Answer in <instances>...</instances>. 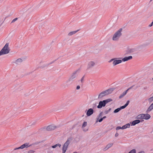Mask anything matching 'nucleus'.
<instances>
[{
    "label": "nucleus",
    "mask_w": 153,
    "mask_h": 153,
    "mask_svg": "<svg viewBox=\"0 0 153 153\" xmlns=\"http://www.w3.org/2000/svg\"><path fill=\"white\" fill-rule=\"evenodd\" d=\"M122 30V28H120L114 34L112 37V40L114 41H116L118 40L120 37L122 35L121 32Z\"/></svg>",
    "instance_id": "obj_1"
},
{
    "label": "nucleus",
    "mask_w": 153,
    "mask_h": 153,
    "mask_svg": "<svg viewBox=\"0 0 153 153\" xmlns=\"http://www.w3.org/2000/svg\"><path fill=\"white\" fill-rule=\"evenodd\" d=\"M10 51V49L9 48V44L7 43L3 48L0 51V54L1 55L7 54Z\"/></svg>",
    "instance_id": "obj_2"
},
{
    "label": "nucleus",
    "mask_w": 153,
    "mask_h": 153,
    "mask_svg": "<svg viewBox=\"0 0 153 153\" xmlns=\"http://www.w3.org/2000/svg\"><path fill=\"white\" fill-rule=\"evenodd\" d=\"M112 101V100L111 99H108L102 101H100L99 102V105L97 106V108H101L102 107L105 106V105L107 103Z\"/></svg>",
    "instance_id": "obj_3"
},
{
    "label": "nucleus",
    "mask_w": 153,
    "mask_h": 153,
    "mask_svg": "<svg viewBox=\"0 0 153 153\" xmlns=\"http://www.w3.org/2000/svg\"><path fill=\"white\" fill-rule=\"evenodd\" d=\"M151 117L150 115L149 114H141L138 115L137 117L139 119H149Z\"/></svg>",
    "instance_id": "obj_4"
},
{
    "label": "nucleus",
    "mask_w": 153,
    "mask_h": 153,
    "mask_svg": "<svg viewBox=\"0 0 153 153\" xmlns=\"http://www.w3.org/2000/svg\"><path fill=\"white\" fill-rule=\"evenodd\" d=\"M111 92L112 90L111 89H108L105 91H102L99 95L98 98H102L105 96L111 93Z\"/></svg>",
    "instance_id": "obj_5"
},
{
    "label": "nucleus",
    "mask_w": 153,
    "mask_h": 153,
    "mask_svg": "<svg viewBox=\"0 0 153 153\" xmlns=\"http://www.w3.org/2000/svg\"><path fill=\"white\" fill-rule=\"evenodd\" d=\"M70 140L68 139L67 141L65 143L62 148V153H65L67 150L68 146L70 143Z\"/></svg>",
    "instance_id": "obj_6"
},
{
    "label": "nucleus",
    "mask_w": 153,
    "mask_h": 153,
    "mask_svg": "<svg viewBox=\"0 0 153 153\" xmlns=\"http://www.w3.org/2000/svg\"><path fill=\"white\" fill-rule=\"evenodd\" d=\"M95 65V62L93 61H90L89 62L87 65V69L89 70L91 69Z\"/></svg>",
    "instance_id": "obj_7"
},
{
    "label": "nucleus",
    "mask_w": 153,
    "mask_h": 153,
    "mask_svg": "<svg viewBox=\"0 0 153 153\" xmlns=\"http://www.w3.org/2000/svg\"><path fill=\"white\" fill-rule=\"evenodd\" d=\"M116 59H111L109 61V62H111L112 61H113V65L114 66H115L119 64H120L122 62V60H115Z\"/></svg>",
    "instance_id": "obj_8"
},
{
    "label": "nucleus",
    "mask_w": 153,
    "mask_h": 153,
    "mask_svg": "<svg viewBox=\"0 0 153 153\" xmlns=\"http://www.w3.org/2000/svg\"><path fill=\"white\" fill-rule=\"evenodd\" d=\"M29 144L27 143H25L22 145L20 147H18L14 149V150H16L17 149H24L25 148H27L30 146H28Z\"/></svg>",
    "instance_id": "obj_9"
},
{
    "label": "nucleus",
    "mask_w": 153,
    "mask_h": 153,
    "mask_svg": "<svg viewBox=\"0 0 153 153\" xmlns=\"http://www.w3.org/2000/svg\"><path fill=\"white\" fill-rule=\"evenodd\" d=\"M56 127L55 126L52 125H50L46 128V130L48 131H50L56 129Z\"/></svg>",
    "instance_id": "obj_10"
},
{
    "label": "nucleus",
    "mask_w": 153,
    "mask_h": 153,
    "mask_svg": "<svg viewBox=\"0 0 153 153\" xmlns=\"http://www.w3.org/2000/svg\"><path fill=\"white\" fill-rule=\"evenodd\" d=\"M133 87V86H131V87L129 88L126 91H124L122 94H121L120 96L119 97V98L120 99H121L123 98L124 96H125L126 94L127 93L128 91L130 89H131Z\"/></svg>",
    "instance_id": "obj_11"
},
{
    "label": "nucleus",
    "mask_w": 153,
    "mask_h": 153,
    "mask_svg": "<svg viewBox=\"0 0 153 153\" xmlns=\"http://www.w3.org/2000/svg\"><path fill=\"white\" fill-rule=\"evenodd\" d=\"M94 113V110L93 109L90 108L87 111L86 113V115L88 116H89L92 115Z\"/></svg>",
    "instance_id": "obj_12"
},
{
    "label": "nucleus",
    "mask_w": 153,
    "mask_h": 153,
    "mask_svg": "<svg viewBox=\"0 0 153 153\" xmlns=\"http://www.w3.org/2000/svg\"><path fill=\"white\" fill-rule=\"evenodd\" d=\"M132 58V56H126L122 59V61L123 62L127 61L128 60H130Z\"/></svg>",
    "instance_id": "obj_13"
},
{
    "label": "nucleus",
    "mask_w": 153,
    "mask_h": 153,
    "mask_svg": "<svg viewBox=\"0 0 153 153\" xmlns=\"http://www.w3.org/2000/svg\"><path fill=\"white\" fill-rule=\"evenodd\" d=\"M140 122V121L139 120H136L133 121L131 123V125L134 126L136 124H138Z\"/></svg>",
    "instance_id": "obj_14"
},
{
    "label": "nucleus",
    "mask_w": 153,
    "mask_h": 153,
    "mask_svg": "<svg viewBox=\"0 0 153 153\" xmlns=\"http://www.w3.org/2000/svg\"><path fill=\"white\" fill-rule=\"evenodd\" d=\"M113 145V143H109L104 148V150H106L111 147Z\"/></svg>",
    "instance_id": "obj_15"
},
{
    "label": "nucleus",
    "mask_w": 153,
    "mask_h": 153,
    "mask_svg": "<svg viewBox=\"0 0 153 153\" xmlns=\"http://www.w3.org/2000/svg\"><path fill=\"white\" fill-rule=\"evenodd\" d=\"M77 72V71H75L74 72L73 74L71 75L70 79H74L75 78L76 76V72Z\"/></svg>",
    "instance_id": "obj_16"
},
{
    "label": "nucleus",
    "mask_w": 153,
    "mask_h": 153,
    "mask_svg": "<svg viewBox=\"0 0 153 153\" xmlns=\"http://www.w3.org/2000/svg\"><path fill=\"white\" fill-rule=\"evenodd\" d=\"M130 124L129 123H127L125 125L123 126L122 127V128L123 129H126L127 128H129L130 127Z\"/></svg>",
    "instance_id": "obj_17"
},
{
    "label": "nucleus",
    "mask_w": 153,
    "mask_h": 153,
    "mask_svg": "<svg viewBox=\"0 0 153 153\" xmlns=\"http://www.w3.org/2000/svg\"><path fill=\"white\" fill-rule=\"evenodd\" d=\"M79 30H78L75 31L71 32L68 33V36H71L72 35L75 34L77 32H78Z\"/></svg>",
    "instance_id": "obj_18"
},
{
    "label": "nucleus",
    "mask_w": 153,
    "mask_h": 153,
    "mask_svg": "<svg viewBox=\"0 0 153 153\" xmlns=\"http://www.w3.org/2000/svg\"><path fill=\"white\" fill-rule=\"evenodd\" d=\"M129 101L128 100L126 103L124 105L120 107V108H121V109H123L125 108L129 104Z\"/></svg>",
    "instance_id": "obj_19"
},
{
    "label": "nucleus",
    "mask_w": 153,
    "mask_h": 153,
    "mask_svg": "<svg viewBox=\"0 0 153 153\" xmlns=\"http://www.w3.org/2000/svg\"><path fill=\"white\" fill-rule=\"evenodd\" d=\"M153 109V103H152L149 107L147 110L148 111H150Z\"/></svg>",
    "instance_id": "obj_20"
},
{
    "label": "nucleus",
    "mask_w": 153,
    "mask_h": 153,
    "mask_svg": "<svg viewBox=\"0 0 153 153\" xmlns=\"http://www.w3.org/2000/svg\"><path fill=\"white\" fill-rule=\"evenodd\" d=\"M61 146V145L60 144H57L55 145H54V146H52V147L53 148H55L57 146H59V147H60Z\"/></svg>",
    "instance_id": "obj_21"
},
{
    "label": "nucleus",
    "mask_w": 153,
    "mask_h": 153,
    "mask_svg": "<svg viewBox=\"0 0 153 153\" xmlns=\"http://www.w3.org/2000/svg\"><path fill=\"white\" fill-rule=\"evenodd\" d=\"M22 62V60L21 59H18L16 61V63H19L21 62Z\"/></svg>",
    "instance_id": "obj_22"
},
{
    "label": "nucleus",
    "mask_w": 153,
    "mask_h": 153,
    "mask_svg": "<svg viewBox=\"0 0 153 153\" xmlns=\"http://www.w3.org/2000/svg\"><path fill=\"white\" fill-rule=\"evenodd\" d=\"M121 110V108H117L114 111V113H116L119 112L120 110Z\"/></svg>",
    "instance_id": "obj_23"
},
{
    "label": "nucleus",
    "mask_w": 153,
    "mask_h": 153,
    "mask_svg": "<svg viewBox=\"0 0 153 153\" xmlns=\"http://www.w3.org/2000/svg\"><path fill=\"white\" fill-rule=\"evenodd\" d=\"M51 148H49L48 149L47 152L48 153H51L52 152V151L51 150Z\"/></svg>",
    "instance_id": "obj_24"
},
{
    "label": "nucleus",
    "mask_w": 153,
    "mask_h": 153,
    "mask_svg": "<svg viewBox=\"0 0 153 153\" xmlns=\"http://www.w3.org/2000/svg\"><path fill=\"white\" fill-rule=\"evenodd\" d=\"M87 125V123L86 122H84L83 123L82 127H85Z\"/></svg>",
    "instance_id": "obj_25"
},
{
    "label": "nucleus",
    "mask_w": 153,
    "mask_h": 153,
    "mask_svg": "<svg viewBox=\"0 0 153 153\" xmlns=\"http://www.w3.org/2000/svg\"><path fill=\"white\" fill-rule=\"evenodd\" d=\"M128 153H136V150L135 149H133L131 150Z\"/></svg>",
    "instance_id": "obj_26"
},
{
    "label": "nucleus",
    "mask_w": 153,
    "mask_h": 153,
    "mask_svg": "<svg viewBox=\"0 0 153 153\" xmlns=\"http://www.w3.org/2000/svg\"><path fill=\"white\" fill-rule=\"evenodd\" d=\"M120 129H123L122 127H121L120 126H118L116 128V129L117 130H118Z\"/></svg>",
    "instance_id": "obj_27"
},
{
    "label": "nucleus",
    "mask_w": 153,
    "mask_h": 153,
    "mask_svg": "<svg viewBox=\"0 0 153 153\" xmlns=\"http://www.w3.org/2000/svg\"><path fill=\"white\" fill-rule=\"evenodd\" d=\"M18 19L17 18H16L13 19L12 21V23L14 22H15Z\"/></svg>",
    "instance_id": "obj_28"
},
{
    "label": "nucleus",
    "mask_w": 153,
    "mask_h": 153,
    "mask_svg": "<svg viewBox=\"0 0 153 153\" xmlns=\"http://www.w3.org/2000/svg\"><path fill=\"white\" fill-rule=\"evenodd\" d=\"M34 152V151L32 150H30L27 153H33Z\"/></svg>",
    "instance_id": "obj_29"
},
{
    "label": "nucleus",
    "mask_w": 153,
    "mask_h": 153,
    "mask_svg": "<svg viewBox=\"0 0 153 153\" xmlns=\"http://www.w3.org/2000/svg\"><path fill=\"white\" fill-rule=\"evenodd\" d=\"M149 100L150 101H152V100H153V97H150L149 99Z\"/></svg>",
    "instance_id": "obj_30"
},
{
    "label": "nucleus",
    "mask_w": 153,
    "mask_h": 153,
    "mask_svg": "<svg viewBox=\"0 0 153 153\" xmlns=\"http://www.w3.org/2000/svg\"><path fill=\"white\" fill-rule=\"evenodd\" d=\"M153 25V23L152 22V23L150 24L149 25V26L150 27H151V26H152Z\"/></svg>",
    "instance_id": "obj_31"
},
{
    "label": "nucleus",
    "mask_w": 153,
    "mask_h": 153,
    "mask_svg": "<svg viewBox=\"0 0 153 153\" xmlns=\"http://www.w3.org/2000/svg\"><path fill=\"white\" fill-rule=\"evenodd\" d=\"M80 88V87L79 85H78L76 87V89L78 90V89H79Z\"/></svg>",
    "instance_id": "obj_32"
},
{
    "label": "nucleus",
    "mask_w": 153,
    "mask_h": 153,
    "mask_svg": "<svg viewBox=\"0 0 153 153\" xmlns=\"http://www.w3.org/2000/svg\"><path fill=\"white\" fill-rule=\"evenodd\" d=\"M118 135H119L118 133H116L115 134V136L116 137H117L118 136Z\"/></svg>",
    "instance_id": "obj_33"
},
{
    "label": "nucleus",
    "mask_w": 153,
    "mask_h": 153,
    "mask_svg": "<svg viewBox=\"0 0 153 153\" xmlns=\"http://www.w3.org/2000/svg\"><path fill=\"white\" fill-rule=\"evenodd\" d=\"M103 120V119L102 118H101L98 121L99 122H100L102 121Z\"/></svg>",
    "instance_id": "obj_34"
},
{
    "label": "nucleus",
    "mask_w": 153,
    "mask_h": 153,
    "mask_svg": "<svg viewBox=\"0 0 153 153\" xmlns=\"http://www.w3.org/2000/svg\"><path fill=\"white\" fill-rule=\"evenodd\" d=\"M84 77L83 76L82 78V79H81V82H82L83 80V79H84Z\"/></svg>",
    "instance_id": "obj_35"
},
{
    "label": "nucleus",
    "mask_w": 153,
    "mask_h": 153,
    "mask_svg": "<svg viewBox=\"0 0 153 153\" xmlns=\"http://www.w3.org/2000/svg\"><path fill=\"white\" fill-rule=\"evenodd\" d=\"M108 111H106L105 112V114H107L108 113Z\"/></svg>",
    "instance_id": "obj_36"
},
{
    "label": "nucleus",
    "mask_w": 153,
    "mask_h": 153,
    "mask_svg": "<svg viewBox=\"0 0 153 153\" xmlns=\"http://www.w3.org/2000/svg\"><path fill=\"white\" fill-rule=\"evenodd\" d=\"M106 118V116H104L102 118L103 119H105Z\"/></svg>",
    "instance_id": "obj_37"
},
{
    "label": "nucleus",
    "mask_w": 153,
    "mask_h": 153,
    "mask_svg": "<svg viewBox=\"0 0 153 153\" xmlns=\"http://www.w3.org/2000/svg\"><path fill=\"white\" fill-rule=\"evenodd\" d=\"M111 108L109 109V111H110V110H111Z\"/></svg>",
    "instance_id": "obj_38"
},
{
    "label": "nucleus",
    "mask_w": 153,
    "mask_h": 153,
    "mask_svg": "<svg viewBox=\"0 0 153 153\" xmlns=\"http://www.w3.org/2000/svg\"><path fill=\"white\" fill-rule=\"evenodd\" d=\"M152 0H150V1H152Z\"/></svg>",
    "instance_id": "obj_39"
},
{
    "label": "nucleus",
    "mask_w": 153,
    "mask_h": 153,
    "mask_svg": "<svg viewBox=\"0 0 153 153\" xmlns=\"http://www.w3.org/2000/svg\"><path fill=\"white\" fill-rule=\"evenodd\" d=\"M1 56V54H0V56Z\"/></svg>",
    "instance_id": "obj_40"
},
{
    "label": "nucleus",
    "mask_w": 153,
    "mask_h": 153,
    "mask_svg": "<svg viewBox=\"0 0 153 153\" xmlns=\"http://www.w3.org/2000/svg\"><path fill=\"white\" fill-rule=\"evenodd\" d=\"M152 79L153 80V78H152Z\"/></svg>",
    "instance_id": "obj_41"
},
{
    "label": "nucleus",
    "mask_w": 153,
    "mask_h": 153,
    "mask_svg": "<svg viewBox=\"0 0 153 153\" xmlns=\"http://www.w3.org/2000/svg\"><path fill=\"white\" fill-rule=\"evenodd\" d=\"M152 22L153 23V21Z\"/></svg>",
    "instance_id": "obj_42"
}]
</instances>
